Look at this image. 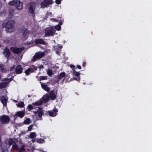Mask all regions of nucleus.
<instances>
[{
	"label": "nucleus",
	"mask_w": 152,
	"mask_h": 152,
	"mask_svg": "<svg viewBox=\"0 0 152 152\" xmlns=\"http://www.w3.org/2000/svg\"><path fill=\"white\" fill-rule=\"evenodd\" d=\"M15 22L14 20H8L4 22L2 24L3 28H5L7 33H10L14 30V27Z\"/></svg>",
	"instance_id": "f257e3e1"
},
{
	"label": "nucleus",
	"mask_w": 152,
	"mask_h": 152,
	"mask_svg": "<svg viewBox=\"0 0 152 152\" xmlns=\"http://www.w3.org/2000/svg\"><path fill=\"white\" fill-rule=\"evenodd\" d=\"M56 30L54 27H49L46 28L45 30V36L49 37L50 36H53L55 34Z\"/></svg>",
	"instance_id": "f03ea898"
},
{
	"label": "nucleus",
	"mask_w": 152,
	"mask_h": 152,
	"mask_svg": "<svg viewBox=\"0 0 152 152\" xmlns=\"http://www.w3.org/2000/svg\"><path fill=\"white\" fill-rule=\"evenodd\" d=\"M9 5L11 6H15L19 10H21L23 8V4L19 0H15L9 3Z\"/></svg>",
	"instance_id": "7ed1b4c3"
},
{
	"label": "nucleus",
	"mask_w": 152,
	"mask_h": 152,
	"mask_svg": "<svg viewBox=\"0 0 152 152\" xmlns=\"http://www.w3.org/2000/svg\"><path fill=\"white\" fill-rule=\"evenodd\" d=\"M10 120L9 116L6 115H3L0 117L1 122L3 124H8L10 122Z\"/></svg>",
	"instance_id": "20e7f679"
},
{
	"label": "nucleus",
	"mask_w": 152,
	"mask_h": 152,
	"mask_svg": "<svg viewBox=\"0 0 152 152\" xmlns=\"http://www.w3.org/2000/svg\"><path fill=\"white\" fill-rule=\"evenodd\" d=\"M24 48H17L16 47H11L10 48V50L11 51L15 54H19L24 49Z\"/></svg>",
	"instance_id": "39448f33"
},
{
	"label": "nucleus",
	"mask_w": 152,
	"mask_h": 152,
	"mask_svg": "<svg viewBox=\"0 0 152 152\" xmlns=\"http://www.w3.org/2000/svg\"><path fill=\"white\" fill-rule=\"evenodd\" d=\"M53 3L52 0H44L41 4L42 8L48 7L49 5H52Z\"/></svg>",
	"instance_id": "423d86ee"
},
{
	"label": "nucleus",
	"mask_w": 152,
	"mask_h": 152,
	"mask_svg": "<svg viewBox=\"0 0 152 152\" xmlns=\"http://www.w3.org/2000/svg\"><path fill=\"white\" fill-rule=\"evenodd\" d=\"M37 67L33 65L31 66V67L26 70L25 71V73L26 75H28L30 74V73L34 72V71L37 70Z\"/></svg>",
	"instance_id": "0eeeda50"
},
{
	"label": "nucleus",
	"mask_w": 152,
	"mask_h": 152,
	"mask_svg": "<svg viewBox=\"0 0 152 152\" xmlns=\"http://www.w3.org/2000/svg\"><path fill=\"white\" fill-rule=\"evenodd\" d=\"M35 44L36 45L41 44L46 45V42L42 39L36 38L35 40Z\"/></svg>",
	"instance_id": "6e6552de"
},
{
	"label": "nucleus",
	"mask_w": 152,
	"mask_h": 152,
	"mask_svg": "<svg viewBox=\"0 0 152 152\" xmlns=\"http://www.w3.org/2000/svg\"><path fill=\"white\" fill-rule=\"evenodd\" d=\"M23 68L21 65H18L15 68V72L18 74H21L23 72Z\"/></svg>",
	"instance_id": "1a4fd4ad"
},
{
	"label": "nucleus",
	"mask_w": 152,
	"mask_h": 152,
	"mask_svg": "<svg viewBox=\"0 0 152 152\" xmlns=\"http://www.w3.org/2000/svg\"><path fill=\"white\" fill-rule=\"evenodd\" d=\"M3 53L4 56L7 58H8L11 56V52L7 48L4 50Z\"/></svg>",
	"instance_id": "9d476101"
},
{
	"label": "nucleus",
	"mask_w": 152,
	"mask_h": 152,
	"mask_svg": "<svg viewBox=\"0 0 152 152\" xmlns=\"http://www.w3.org/2000/svg\"><path fill=\"white\" fill-rule=\"evenodd\" d=\"M5 144L6 145H8L9 147H10L13 144L15 143V142L12 138H10L8 140L7 139L5 141Z\"/></svg>",
	"instance_id": "9b49d317"
},
{
	"label": "nucleus",
	"mask_w": 152,
	"mask_h": 152,
	"mask_svg": "<svg viewBox=\"0 0 152 152\" xmlns=\"http://www.w3.org/2000/svg\"><path fill=\"white\" fill-rule=\"evenodd\" d=\"M58 110L56 109H54L51 111H48V114L49 116L52 117L55 116L57 114Z\"/></svg>",
	"instance_id": "f8f14e48"
},
{
	"label": "nucleus",
	"mask_w": 152,
	"mask_h": 152,
	"mask_svg": "<svg viewBox=\"0 0 152 152\" xmlns=\"http://www.w3.org/2000/svg\"><path fill=\"white\" fill-rule=\"evenodd\" d=\"M35 54L38 57V59H39L45 56V53L44 52H37Z\"/></svg>",
	"instance_id": "ddd939ff"
},
{
	"label": "nucleus",
	"mask_w": 152,
	"mask_h": 152,
	"mask_svg": "<svg viewBox=\"0 0 152 152\" xmlns=\"http://www.w3.org/2000/svg\"><path fill=\"white\" fill-rule=\"evenodd\" d=\"M33 5L34 4L33 3H31L30 4V7L28 8L29 12L32 14L34 13L35 10V8L34 7Z\"/></svg>",
	"instance_id": "4468645a"
},
{
	"label": "nucleus",
	"mask_w": 152,
	"mask_h": 152,
	"mask_svg": "<svg viewBox=\"0 0 152 152\" xmlns=\"http://www.w3.org/2000/svg\"><path fill=\"white\" fill-rule=\"evenodd\" d=\"M50 98L52 100H55L56 98V96L53 91H51L49 94Z\"/></svg>",
	"instance_id": "2eb2a0df"
},
{
	"label": "nucleus",
	"mask_w": 152,
	"mask_h": 152,
	"mask_svg": "<svg viewBox=\"0 0 152 152\" xmlns=\"http://www.w3.org/2000/svg\"><path fill=\"white\" fill-rule=\"evenodd\" d=\"M7 100L8 99L4 96L1 97V102L4 106H7Z\"/></svg>",
	"instance_id": "dca6fc26"
},
{
	"label": "nucleus",
	"mask_w": 152,
	"mask_h": 152,
	"mask_svg": "<svg viewBox=\"0 0 152 152\" xmlns=\"http://www.w3.org/2000/svg\"><path fill=\"white\" fill-rule=\"evenodd\" d=\"M40 83H41V87L42 89L48 92L50 91V88L47 85L41 82H40Z\"/></svg>",
	"instance_id": "f3484780"
},
{
	"label": "nucleus",
	"mask_w": 152,
	"mask_h": 152,
	"mask_svg": "<svg viewBox=\"0 0 152 152\" xmlns=\"http://www.w3.org/2000/svg\"><path fill=\"white\" fill-rule=\"evenodd\" d=\"M16 115L18 117L22 118L25 115V112L23 111H20L17 112L16 113Z\"/></svg>",
	"instance_id": "a211bd4d"
},
{
	"label": "nucleus",
	"mask_w": 152,
	"mask_h": 152,
	"mask_svg": "<svg viewBox=\"0 0 152 152\" xmlns=\"http://www.w3.org/2000/svg\"><path fill=\"white\" fill-rule=\"evenodd\" d=\"M29 31L27 28H23L22 30V34L24 37H26V35L29 33Z\"/></svg>",
	"instance_id": "6ab92c4d"
},
{
	"label": "nucleus",
	"mask_w": 152,
	"mask_h": 152,
	"mask_svg": "<svg viewBox=\"0 0 152 152\" xmlns=\"http://www.w3.org/2000/svg\"><path fill=\"white\" fill-rule=\"evenodd\" d=\"M38 115L39 118H41L43 113V109L42 108H39L38 110Z\"/></svg>",
	"instance_id": "aec40b11"
},
{
	"label": "nucleus",
	"mask_w": 152,
	"mask_h": 152,
	"mask_svg": "<svg viewBox=\"0 0 152 152\" xmlns=\"http://www.w3.org/2000/svg\"><path fill=\"white\" fill-rule=\"evenodd\" d=\"M8 84L9 83L7 81L0 83V88H4L6 87Z\"/></svg>",
	"instance_id": "412c9836"
},
{
	"label": "nucleus",
	"mask_w": 152,
	"mask_h": 152,
	"mask_svg": "<svg viewBox=\"0 0 152 152\" xmlns=\"http://www.w3.org/2000/svg\"><path fill=\"white\" fill-rule=\"evenodd\" d=\"M49 98V95L48 94H46L43 96L42 99L45 102H46L48 101Z\"/></svg>",
	"instance_id": "4be33fe9"
},
{
	"label": "nucleus",
	"mask_w": 152,
	"mask_h": 152,
	"mask_svg": "<svg viewBox=\"0 0 152 152\" xmlns=\"http://www.w3.org/2000/svg\"><path fill=\"white\" fill-rule=\"evenodd\" d=\"M66 75V73L64 72L61 73L58 76V79L61 80Z\"/></svg>",
	"instance_id": "5701e85b"
},
{
	"label": "nucleus",
	"mask_w": 152,
	"mask_h": 152,
	"mask_svg": "<svg viewBox=\"0 0 152 152\" xmlns=\"http://www.w3.org/2000/svg\"><path fill=\"white\" fill-rule=\"evenodd\" d=\"M18 152H24L26 151L25 149L24 148V145H23L20 148H18Z\"/></svg>",
	"instance_id": "b1692460"
},
{
	"label": "nucleus",
	"mask_w": 152,
	"mask_h": 152,
	"mask_svg": "<svg viewBox=\"0 0 152 152\" xmlns=\"http://www.w3.org/2000/svg\"><path fill=\"white\" fill-rule=\"evenodd\" d=\"M14 76H12L11 78H4L3 79V80L5 81H7V82L9 83L12 80H13Z\"/></svg>",
	"instance_id": "393cba45"
},
{
	"label": "nucleus",
	"mask_w": 152,
	"mask_h": 152,
	"mask_svg": "<svg viewBox=\"0 0 152 152\" xmlns=\"http://www.w3.org/2000/svg\"><path fill=\"white\" fill-rule=\"evenodd\" d=\"M73 75L74 76L77 77H79L80 75V73L79 72H77L74 69H73Z\"/></svg>",
	"instance_id": "a878e982"
},
{
	"label": "nucleus",
	"mask_w": 152,
	"mask_h": 152,
	"mask_svg": "<svg viewBox=\"0 0 152 152\" xmlns=\"http://www.w3.org/2000/svg\"><path fill=\"white\" fill-rule=\"evenodd\" d=\"M17 106L20 108H23L25 106L24 102H21L18 104H16Z\"/></svg>",
	"instance_id": "bb28decb"
},
{
	"label": "nucleus",
	"mask_w": 152,
	"mask_h": 152,
	"mask_svg": "<svg viewBox=\"0 0 152 152\" xmlns=\"http://www.w3.org/2000/svg\"><path fill=\"white\" fill-rule=\"evenodd\" d=\"M18 147L16 144V142L15 143L12 145V150H18Z\"/></svg>",
	"instance_id": "cd10ccee"
},
{
	"label": "nucleus",
	"mask_w": 152,
	"mask_h": 152,
	"mask_svg": "<svg viewBox=\"0 0 152 152\" xmlns=\"http://www.w3.org/2000/svg\"><path fill=\"white\" fill-rule=\"evenodd\" d=\"M14 9H11L10 10L9 12V16H10V18L12 17L13 15H14Z\"/></svg>",
	"instance_id": "c85d7f7f"
},
{
	"label": "nucleus",
	"mask_w": 152,
	"mask_h": 152,
	"mask_svg": "<svg viewBox=\"0 0 152 152\" xmlns=\"http://www.w3.org/2000/svg\"><path fill=\"white\" fill-rule=\"evenodd\" d=\"M30 120L29 118H27L24 121V123L26 124H30Z\"/></svg>",
	"instance_id": "c756f323"
},
{
	"label": "nucleus",
	"mask_w": 152,
	"mask_h": 152,
	"mask_svg": "<svg viewBox=\"0 0 152 152\" xmlns=\"http://www.w3.org/2000/svg\"><path fill=\"white\" fill-rule=\"evenodd\" d=\"M36 141L38 143H42L45 142V141L43 139H37L36 140Z\"/></svg>",
	"instance_id": "7c9ffc66"
},
{
	"label": "nucleus",
	"mask_w": 152,
	"mask_h": 152,
	"mask_svg": "<svg viewBox=\"0 0 152 152\" xmlns=\"http://www.w3.org/2000/svg\"><path fill=\"white\" fill-rule=\"evenodd\" d=\"M42 101L37 102H35L33 103L32 104L34 105H40L42 104Z\"/></svg>",
	"instance_id": "2f4dec72"
},
{
	"label": "nucleus",
	"mask_w": 152,
	"mask_h": 152,
	"mask_svg": "<svg viewBox=\"0 0 152 152\" xmlns=\"http://www.w3.org/2000/svg\"><path fill=\"white\" fill-rule=\"evenodd\" d=\"M48 76H40L39 77V80H45L47 79Z\"/></svg>",
	"instance_id": "473e14b6"
},
{
	"label": "nucleus",
	"mask_w": 152,
	"mask_h": 152,
	"mask_svg": "<svg viewBox=\"0 0 152 152\" xmlns=\"http://www.w3.org/2000/svg\"><path fill=\"white\" fill-rule=\"evenodd\" d=\"M36 136V133L34 132H31L30 134V137L31 138H34V137H35Z\"/></svg>",
	"instance_id": "72a5a7b5"
},
{
	"label": "nucleus",
	"mask_w": 152,
	"mask_h": 152,
	"mask_svg": "<svg viewBox=\"0 0 152 152\" xmlns=\"http://www.w3.org/2000/svg\"><path fill=\"white\" fill-rule=\"evenodd\" d=\"M47 74L50 76H51L53 75V73L52 70L49 69L48 70Z\"/></svg>",
	"instance_id": "f704fd0d"
},
{
	"label": "nucleus",
	"mask_w": 152,
	"mask_h": 152,
	"mask_svg": "<svg viewBox=\"0 0 152 152\" xmlns=\"http://www.w3.org/2000/svg\"><path fill=\"white\" fill-rule=\"evenodd\" d=\"M38 59H38V57L35 54L32 58L31 59V61L33 62H34Z\"/></svg>",
	"instance_id": "c9c22d12"
},
{
	"label": "nucleus",
	"mask_w": 152,
	"mask_h": 152,
	"mask_svg": "<svg viewBox=\"0 0 152 152\" xmlns=\"http://www.w3.org/2000/svg\"><path fill=\"white\" fill-rule=\"evenodd\" d=\"M38 59H38V57L35 54L32 58L31 59V61L33 62H34Z\"/></svg>",
	"instance_id": "e433bc0d"
},
{
	"label": "nucleus",
	"mask_w": 152,
	"mask_h": 152,
	"mask_svg": "<svg viewBox=\"0 0 152 152\" xmlns=\"http://www.w3.org/2000/svg\"><path fill=\"white\" fill-rule=\"evenodd\" d=\"M28 110V111H30L31 110H32L34 109V108L33 107V106L31 105V104H29L27 107V108Z\"/></svg>",
	"instance_id": "4c0bfd02"
},
{
	"label": "nucleus",
	"mask_w": 152,
	"mask_h": 152,
	"mask_svg": "<svg viewBox=\"0 0 152 152\" xmlns=\"http://www.w3.org/2000/svg\"><path fill=\"white\" fill-rule=\"evenodd\" d=\"M4 65L2 64H0V71L4 72Z\"/></svg>",
	"instance_id": "58836bf2"
},
{
	"label": "nucleus",
	"mask_w": 152,
	"mask_h": 152,
	"mask_svg": "<svg viewBox=\"0 0 152 152\" xmlns=\"http://www.w3.org/2000/svg\"><path fill=\"white\" fill-rule=\"evenodd\" d=\"M54 28L56 30H57L58 31H60L61 30V26L60 25H58L55 26Z\"/></svg>",
	"instance_id": "ea45409f"
},
{
	"label": "nucleus",
	"mask_w": 152,
	"mask_h": 152,
	"mask_svg": "<svg viewBox=\"0 0 152 152\" xmlns=\"http://www.w3.org/2000/svg\"><path fill=\"white\" fill-rule=\"evenodd\" d=\"M34 124H31L28 127V131H31L32 130V127L34 126Z\"/></svg>",
	"instance_id": "a19ab883"
},
{
	"label": "nucleus",
	"mask_w": 152,
	"mask_h": 152,
	"mask_svg": "<svg viewBox=\"0 0 152 152\" xmlns=\"http://www.w3.org/2000/svg\"><path fill=\"white\" fill-rule=\"evenodd\" d=\"M15 66V65H13L11 67L10 69V71H12L14 69L16 68Z\"/></svg>",
	"instance_id": "79ce46f5"
},
{
	"label": "nucleus",
	"mask_w": 152,
	"mask_h": 152,
	"mask_svg": "<svg viewBox=\"0 0 152 152\" xmlns=\"http://www.w3.org/2000/svg\"><path fill=\"white\" fill-rule=\"evenodd\" d=\"M74 80H76L78 82H79L80 80V77H77V78L75 77H74Z\"/></svg>",
	"instance_id": "37998d69"
},
{
	"label": "nucleus",
	"mask_w": 152,
	"mask_h": 152,
	"mask_svg": "<svg viewBox=\"0 0 152 152\" xmlns=\"http://www.w3.org/2000/svg\"><path fill=\"white\" fill-rule=\"evenodd\" d=\"M62 0H56V3L58 4L61 3V1Z\"/></svg>",
	"instance_id": "c03bdc74"
},
{
	"label": "nucleus",
	"mask_w": 152,
	"mask_h": 152,
	"mask_svg": "<svg viewBox=\"0 0 152 152\" xmlns=\"http://www.w3.org/2000/svg\"><path fill=\"white\" fill-rule=\"evenodd\" d=\"M70 67L72 69H75V65L72 64H71L70 65Z\"/></svg>",
	"instance_id": "a18cd8bd"
},
{
	"label": "nucleus",
	"mask_w": 152,
	"mask_h": 152,
	"mask_svg": "<svg viewBox=\"0 0 152 152\" xmlns=\"http://www.w3.org/2000/svg\"><path fill=\"white\" fill-rule=\"evenodd\" d=\"M2 152H8V150L7 148L4 149L3 150Z\"/></svg>",
	"instance_id": "49530a36"
},
{
	"label": "nucleus",
	"mask_w": 152,
	"mask_h": 152,
	"mask_svg": "<svg viewBox=\"0 0 152 152\" xmlns=\"http://www.w3.org/2000/svg\"><path fill=\"white\" fill-rule=\"evenodd\" d=\"M77 67L79 69H81V66L80 65H77Z\"/></svg>",
	"instance_id": "de8ad7c7"
},
{
	"label": "nucleus",
	"mask_w": 152,
	"mask_h": 152,
	"mask_svg": "<svg viewBox=\"0 0 152 152\" xmlns=\"http://www.w3.org/2000/svg\"><path fill=\"white\" fill-rule=\"evenodd\" d=\"M86 62H84L83 63V65H82L83 66V67L85 66H86Z\"/></svg>",
	"instance_id": "09e8293b"
},
{
	"label": "nucleus",
	"mask_w": 152,
	"mask_h": 152,
	"mask_svg": "<svg viewBox=\"0 0 152 152\" xmlns=\"http://www.w3.org/2000/svg\"><path fill=\"white\" fill-rule=\"evenodd\" d=\"M38 150H39V151L40 152H46V151H43V150L41 149H38Z\"/></svg>",
	"instance_id": "8fccbe9b"
},
{
	"label": "nucleus",
	"mask_w": 152,
	"mask_h": 152,
	"mask_svg": "<svg viewBox=\"0 0 152 152\" xmlns=\"http://www.w3.org/2000/svg\"><path fill=\"white\" fill-rule=\"evenodd\" d=\"M2 146V143L1 142V140H0V148Z\"/></svg>",
	"instance_id": "3c124183"
},
{
	"label": "nucleus",
	"mask_w": 152,
	"mask_h": 152,
	"mask_svg": "<svg viewBox=\"0 0 152 152\" xmlns=\"http://www.w3.org/2000/svg\"><path fill=\"white\" fill-rule=\"evenodd\" d=\"M62 22H60L58 24V25H60V26H61V25H62Z\"/></svg>",
	"instance_id": "603ef678"
},
{
	"label": "nucleus",
	"mask_w": 152,
	"mask_h": 152,
	"mask_svg": "<svg viewBox=\"0 0 152 152\" xmlns=\"http://www.w3.org/2000/svg\"><path fill=\"white\" fill-rule=\"evenodd\" d=\"M36 141V140L35 139H33L32 140V142H34Z\"/></svg>",
	"instance_id": "864d4df0"
},
{
	"label": "nucleus",
	"mask_w": 152,
	"mask_h": 152,
	"mask_svg": "<svg viewBox=\"0 0 152 152\" xmlns=\"http://www.w3.org/2000/svg\"><path fill=\"white\" fill-rule=\"evenodd\" d=\"M56 53L58 55L60 53V52L58 51H57L56 52Z\"/></svg>",
	"instance_id": "5fc2aeb1"
},
{
	"label": "nucleus",
	"mask_w": 152,
	"mask_h": 152,
	"mask_svg": "<svg viewBox=\"0 0 152 152\" xmlns=\"http://www.w3.org/2000/svg\"><path fill=\"white\" fill-rule=\"evenodd\" d=\"M34 113L35 114H36L38 113V110L37 111H34Z\"/></svg>",
	"instance_id": "6e6d98bb"
},
{
	"label": "nucleus",
	"mask_w": 152,
	"mask_h": 152,
	"mask_svg": "<svg viewBox=\"0 0 152 152\" xmlns=\"http://www.w3.org/2000/svg\"><path fill=\"white\" fill-rule=\"evenodd\" d=\"M40 68H43V65H41L40 66Z\"/></svg>",
	"instance_id": "4d7b16f0"
},
{
	"label": "nucleus",
	"mask_w": 152,
	"mask_h": 152,
	"mask_svg": "<svg viewBox=\"0 0 152 152\" xmlns=\"http://www.w3.org/2000/svg\"><path fill=\"white\" fill-rule=\"evenodd\" d=\"M62 46H60V48H62Z\"/></svg>",
	"instance_id": "13d9d810"
},
{
	"label": "nucleus",
	"mask_w": 152,
	"mask_h": 152,
	"mask_svg": "<svg viewBox=\"0 0 152 152\" xmlns=\"http://www.w3.org/2000/svg\"><path fill=\"white\" fill-rule=\"evenodd\" d=\"M28 97H30V95H28Z\"/></svg>",
	"instance_id": "bf43d9fd"
},
{
	"label": "nucleus",
	"mask_w": 152,
	"mask_h": 152,
	"mask_svg": "<svg viewBox=\"0 0 152 152\" xmlns=\"http://www.w3.org/2000/svg\"><path fill=\"white\" fill-rule=\"evenodd\" d=\"M15 102H17V100H15Z\"/></svg>",
	"instance_id": "052dcab7"
}]
</instances>
